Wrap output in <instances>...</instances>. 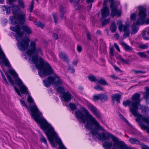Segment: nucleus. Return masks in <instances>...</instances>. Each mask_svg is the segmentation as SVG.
<instances>
[{
    "label": "nucleus",
    "mask_w": 149,
    "mask_h": 149,
    "mask_svg": "<svg viewBox=\"0 0 149 149\" xmlns=\"http://www.w3.org/2000/svg\"><path fill=\"white\" fill-rule=\"evenodd\" d=\"M10 74L14 78H17L18 75L15 72L14 70L10 65Z\"/></svg>",
    "instance_id": "22"
},
{
    "label": "nucleus",
    "mask_w": 149,
    "mask_h": 149,
    "mask_svg": "<svg viewBox=\"0 0 149 149\" xmlns=\"http://www.w3.org/2000/svg\"><path fill=\"white\" fill-rule=\"evenodd\" d=\"M7 2L9 3V0H7Z\"/></svg>",
    "instance_id": "60"
},
{
    "label": "nucleus",
    "mask_w": 149,
    "mask_h": 149,
    "mask_svg": "<svg viewBox=\"0 0 149 149\" xmlns=\"http://www.w3.org/2000/svg\"><path fill=\"white\" fill-rule=\"evenodd\" d=\"M60 58L63 61L67 62H69L68 57L65 53L63 52H60Z\"/></svg>",
    "instance_id": "20"
},
{
    "label": "nucleus",
    "mask_w": 149,
    "mask_h": 149,
    "mask_svg": "<svg viewBox=\"0 0 149 149\" xmlns=\"http://www.w3.org/2000/svg\"><path fill=\"white\" fill-rule=\"evenodd\" d=\"M52 16L54 19L55 23L56 24L57 22L58 18L57 16V14L55 13H52Z\"/></svg>",
    "instance_id": "35"
},
{
    "label": "nucleus",
    "mask_w": 149,
    "mask_h": 149,
    "mask_svg": "<svg viewBox=\"0 0 149 149\" xmlns=\"http://www.w3.org/2000/svg\"><path fill=\"white\" fill-rule=\"evenodd\" d=\"M122 45L124 47V49L126 51L131 52L132 51V48L129 45H127L124 42L122 43Z\"/></svg>",
    "instance_id": "23"
},
{
    "label": "nucleus",
    "mask_w": 149,
    "mask_h": 149,
    "mask_svg": "<svg viewBox=\"0 0 149 149\" xmlns=\"http://www.w3.org/2000/svg\"><path fill=\"white\" fill-rule=\"evenodd\" d=\"M145 30L147 33L148 35V37H149V28H146V29Z\"/></svg>",
    "instance_id": "51"
},
{
    "label": "nucleus",
    "mask_w": 149,
    "mask_h": 149,
    "mask_svg": "<svg viewBox=\"0 0 149 149\" xmlns=\"http://www.w3.org/2000/svg\"><path fill=\"white\" fill-rule=\"evenodd\" d=\"M114 68L117 71H119L120 70V69L117 66L115 65L114 66Z\"/></svg>",
    "instance_id": "48"
},
{
    "label": "nucleus",
    "mask_w": 149,
    "mask_h": 149,
    "mask_svg": "<svg viewBox=\"0 0 149 149\" xmlns=\"http://www.w3.org/2000/svg\"><path fill=\"white\" fill-rule=\"evenodd\" d=\"M101 34V31L100 30H97L96 32V34L97 35H100Z\"/></svg>",
    "instance_id": "52"
},
{
    "label": "nucleus",
    "mask_w": 149,
    "mask_h": 149,
    "mask_svg": "<svg viewBox=\"0 0 149 149\" xmlns=\"http://www.w3.org/2000/svg\"><path fill=\"white\" fill-rule=\"evenodd\" d=\"M77 50L80 53L81 52L82 50V47L80 45H78L77 47Z\"/></svg>",
    "instance_id": "43"
},
{
    "label": "nucleus",
    "mask_w": 149,
    "mask_h": 149,
    "mask_svg": "<svg viewBox=\"0 0 149 149\" xmlns=\"http://www.w3.org/2000/svg\"><path fill=\"white\" fill-rule=\"evenodd\" d=\"M27 100L30 104H33L29 106L32 116L35 121L39 124L40 127L43 130L52 146L55 147V143H56L59 144V149H66L51 124H49L43 117L42 113L39 111L34 102L33 99L30 95H28Z\"/></svg>",
    "instance_id": "3"
},
{
    "label": "nucleus",
    "mask_w": 149,
    "mask_h": 149,
    "mask_svg": "<svg viewBox=\"0 0 149 149\" xmlns=\"http://www.w3.org/2000/svg\"><path fill=\"white\" fill-rule=\"evenodd\" d=\"M132 72L135 74H137L139 73L144 74L146 73V72L142 70H132Z\"/></svg>",
    "instance_id": "27"
},
{
    "label": "nucleus",
    "mask_w": 149,
    "mask_h": 149,
    "mask_svg": "<svg viewBox=\"0 0 149 149\" xmlns=\"http://www.w3.org/2000/svg\"><path fill=\"white\" fill-rule=\"evenodd\" d=\"M33 4H34V1L33 0H32L29 9L30 10V11L31 12L33 10Z\"/></svg>",
    "instance_id": "38"
},
{
    "label": "nucleus",
    "mask_w": 149,
    "mask_h": 149,
    "mask_svg": "<svg viewBox=\"0 0 149 149\" xmlns=\"http://www.w3.org/2000/svg\"><path fill=\"white\" fill-rule=\"evenodd\" d=\"M136 15L135 13H132L131 14V17H130L131 19L132 20L134 19L136 17Z\"/></svg>",
    "instance_id": "46"
},
{
    "label": "nucleus",
    "mask_w": 149,
    "mask_h": 149,
    "mask_svg": "<svg viewBox=\"0 0 149 149\" xmlns=\"http://www.w3.org/2000/svg\"><path fill=\"white\" fill-rule=\"evenodd\" d=\"M117 24L119 25L118 29L120 31H122L123 30V29L125 28L128 26L127 25H122V21L120 20H118L117 21Z\"/></svg>",
    "instance_id": "17"
},
{
    "label": "nucleus",
    "mask_w": 149,
    "mask_h": 149,
    "mask_svg": "<svg viewBox=\"0 0 149 149\" xmlns=\"http://www.w3.org/2000/svg\"><path fill=\"white\" fill-rule=\"evenodd\" d=\"M15 81L17 85L19 87V90L22 93L24 94H29L28 88L19 78H17Z\"/></svg>",
    "instance_id": "8"
},
{
    "label": "nucleus",
    "mask_w": 149,
    "mask_h": 149,
    "mask_svg": "<svg viewBox=\"0 0 149 149\" xmlns=\"http://www.w3.org/2000/svg\"><path fill=\"white\" fill-rule=\"evenodd\" d=\"M88 78L89 80L92 82H95L97 81V79L95 76L93 75H91L88 77Z\"/></svg>",
    "instance_id": "29"
},
{
    "label": "nucleus",
    "mask_w": 149,
    "mask_h": 149,
    "mask_svg": "<svg viewBox=\"0 0 149 149\" xmlns=\"http://www.w3.org/2000/svg\"><path fill=\"white\" fill-rule=\"evenodd\" d=\"M97 81L100 84L103 85H108L109 84H108L106 81L103 79L101 78L100 80H97Z\"/></svg>",
    "instance_id": "25"
},
{
    "label": "nucleus",
    "mask_w": 149,
    "mask_h": 149,
    "mask_svg": "<svg viewBox=\"0 0 149 149\" xmlns=\"http://www.w3.org/2000/svg\"><path fill=\"white\" fill-rule=\"evenodd\" d=\"M125 121H127V120H126V119H125Z\"/></svg>",
    "instance_id": "64"
},
{
    "label": "nucleus",
    "mask_w": 149,
    "mask_h": 149,
    "mask_svg": "<svg viewBox=\"0 0 149 149\" xmlns=\"http://www.w3.org/2000/svg\"><path fill=\"white\" fill-rule=\"evenodd\" d=\"M140 106V109L141 110V113L146 114L147 113H148L149 112V108L148 107H145L143 106H141L140 105V104L139 107Z\"/></svg>",
    "instance_id": "21"
},
{
    "label": "nucleus",
    "mask_w": 149,
    "mask_h": 149,
    "mask_svg": "<svg viewBox=\"0 0 149 149\" xmlns=\"http://www.w3.org/2000/svg\"><path fill=\"white\" fill-rule=\"evenodd\" d=\"M111 77L114 79H116L117 78V77L115 76H112Z\"/></svg>",
    "instance_id": "57"
},
{
    "label": "nucleus",
    "mask_w": 149,
    "mask_h": 149,
    "mask_svg": "<svg viewBox=\"0 0 149 149\" xmlns=\"http://www.w3.org/2000/svg\"><path fill=\"white\" fill-rule=\"evenodd\" d=\"M109 1L111 2L110 8L111 9V15L112 17H114L116 15L120 16L121 14V12L117 8L115 5L113 0H104L103 3L104 6L101 10V14L103 18H105L107 16L109 15L110 13L108 8L106 6L107 2Z\"/></svg>",
    "instance_id": "6"
},
{
    "label": "nucleus",
    "mask_w": 149,
    "mask_h": 149,
    "mask_svg": "<svg viewBox=\"0 0 149 149\" xmlns=\"http://www.w3.org/2000/svg\"><path fill=\"white\" fill-rule=\"evenodd\" d=\"M4 3V0H0V3Z\"/></svg>",
    "instance_id": "58"
},
{
    "label": "nucleus",
    "mask_w": 149,
    "mask_h": 149,
    "mask_svg": "<svg viewBox=\"0 0 149 149\" xmlns=\"http://www.w3.org/2000/svg\"><path fill=\"white\" fill-rule=\"evenodd\" d=\"M87 36L88 38V39H91L90 35L88 33L87 35Z\"/></svg>",
    "instance_id": "54"
},
{
    "label": "nucleus",
    "mask_w": 149,
    "mask_h": 149,
    "mask_svg": "<svg viewBox=\"0 0 149 149\" xmlns=\"http://www.w3.org/2000/svg\"><path fill=\"white\" fill-rule=\"evenodd\" d=\"M146 30L144 31L142 34V37L144 39L146 40H148L149 39L148 37H147L146 36Z\"/></svg>",
    "instance_id": "37"
},
{
    "label": "nucleus",
    "mask_w": 149,
    "mask_h": 149,
    "mask_svg": "<svg viewBox=\"0 0 149 149\" xmlns=\"http://www.w3.org/2000/svg\"><path fill=\"white\" fill-rule=\"evenodd\" d=\"M15 31L16 33V39L18 41L17 44L18 48L22 51L26 50V54L29 56V61L36 64V68L39 70L38 73L39 75L44 77L47 75L54 74V76H50L47 79L43 80L44 86L48 88L51 84H53L54 86L57 87V91L63 95L65 91L62 86L64 84V81L54 73V70L49 63L46 62H45L42 58L38 57L39 53L42 54L41 48L36 47V43L35 41L30 42L29 47L30 39L28 37L23 38L24 32L22 31Z\"/></svg>",
    "instance_id": "1"
},
{
    "label": "nucleus",
    "mask_w": 149,
    "mask_h": 149,
    "mask_svg": "<svg viewBox=\"0 0 149 149\" xmlns=\"http://www.w3.org/2000/svg\"><path fill=\"white\" fill-rule=\"evenodd\" d=\"M138 54L140 57L142 58H146L147 57V56L144 52H139L138 53Z\"/></svg>",
    "instance_id": "32"
},
{
    "label": "nucleus",
    "mask_w": 149,
    "mask_h": 149,
    "mask_svg": "<svg viewBox=\"0 0 149 149\" xmlns=\"http://www.w3.org/2000/svg\"><path fill=\"white\" fill-rule=\"evenodd\" d=\"M117 28L115 23L113 22L111 24L110 29L112 33H114L116 31Z\"/></svg>",
    "instance_id": "24"
},
{
    "label": "nucleus",
    "mask_w": 149,
    "mask_h": 149,
    "mask_svg": "<svg viewBox=\"0 0 149 149\" xmlns=\"http://www.w3.org/2000/svg\"><path fill=\"white\" fill-rule=\"evenodd\" d=\"M53 37L54 39H57L58 38V35L57 34H54L53 35Z\"/></svg>",
    "instance_id": "50"
},
{
    "label": "nucleus",
    "mask_w": 149,
    "mask_h": 149,
    "mask_svg": "<svg viewBox=\"0 0 149 149\" xmlns=\"http://www.w3.org/2000/svg\"><path fill=\"white\" fill-rule=\"evenodd\" d=\"M91 6H92V4H91V6H90V8H91Z\"/></svg>",
    "instance_id": "63"
},
{
    "label": "nucleus",
    "mask_w": 149,
    "mask_h": 149,
    "mask_svg": "<svg viewBox=\"0 0 149 149\" xmlns=\"http://www.w3.org/2000/svg\"><path fill=\"white\" fill-rule=\"evenodd\" d=\"M40 136L41 141L45 143L46 145L47 146V142L46 140V139L41 134H40Z\"/></svg>",
    "instance_id": "31"
},
{
    "label": "nucleus",
    "mask_w": 149,
    "mask_h": 149,
    "mask_svg": "<svg viewBox=\"0 0 149 149\" xmlns=\"http://www.w3.org/2000/svg\"><path fill=\"white\" fill-rule=\"evenodd\" d=\"M139 25L137 24V22L133 24L132 26V31L131 33L132 34H134L138 31V28L137 25Z\"/></svg>",
    "instance_id": "15"
},
{
    "label": "nucleus",
    "mask_w": 149,
    "mask_h": 149,
    "mask_svg": "<svg viewBox=\"0 0 149 149\" xmlns=\"http://www.w3.org/2000/svg\"><path fill=\"white\" fill-rule=\"evenodd\" d=\"M34 23L35 25L38 26L41 28H43L44 26V25L40 22H37V21H35L34 22Z\"/></svg>",
    "instance_id": "30"
},
{
    "label": "nucleus",
    "mask_w": 149,
    "mask_h": 149,
    "mask_svg": "<svg viewBox=\"0 0 149 149\" xmlns=\"http://www.w3.org/2000/svg\"><path fill=\"white\" fill-rule=\"evenodd\" d=\"M147 52L149 54V50L147 51Z\"/></svg>",
    "instance_id": "62"
},
{
    "label": "nucleus",
    "mask_w": 149,
    "mask_h": 149,
    "mask_svg": "<svg viewBox=\"0 0 149 149\" xmlns=\"http://www.w3.org/2000/svg\"><path fill=\"white\" fill-rule=\"evenodd\" d=\"M139 10L138 16L139 18L137 20V24H143L145 23L146 24H149V19L146 20L145 19L146 17V10L145 8L142 6L139 7Z\"/></svg>",
    "instance_id": "7"
},
{
    "label": "nucleus",
    "mask_w": 149,
    "mask_h": 149,
    "mask_svg": "<svg viewBox=\"0 0 149 149\" xmlns=\"http://www.w3.org/2000/svg\"><path fill=\"white\" fill-rule=\"evenodd\" d=\"M22 29L23 31L27 34H30L32 33V31L30 29L27 25H24L22 26Z\"/></svg>",
    "instance_id": "19"
},
{
    "label": "nucleus",
    "mask_w": 149,
    "mask_h": 149,
    "mask_svg": "<svg viewBox=\"0 0 149 149\" xmlns=\"http://www.w3.org/2000/svg\"><path fill=\"white\" fill-rule=\"evenodd\" d=\"M114 49L113 47H111L110 48V54L111 56H114Z\"/></svg>",
    "instance_id": "42"
},
{
    "label": "nucleus",
    "mask_w": 149,
    "mask_h": 149,
    "mask_svg": "<svg viewBox=\"0 0 149 149\" xmlns=\"http://www.w3.org/2000/svg\"><path fill=\"white\" fill-rule=\"evenodd\" d=\"M70 1L71 2H72L73 1V0H70Z\"/></svg>",
    "instance_id": "59"
},
{
    "label": "nucleus",
    "mask_w": 149,
    "mask_h": 149,
    "mask_svg": "<svg viewBox=\"0 0 149 149\" xmlns=\"http://www.w3.org/2000/svg\"><path fill=\"white\" fill-rule=\"evenodd\" d=\"M2 9L3 11H6L7 14H8L9 11V7L8 6H2Z\"/></svg>",
    "instance_id": "26"
},
{
    "label": "nucleus",
    "mask_w": 149,
    "mask_h": 149,
    "mask_svg": "<svg viewBox=\"0 0 149 149\" xmlns=\"http://www.w3.org/2000/svg\"><path fill=\"white\" fill-rule=\"evenodd\" d=\"M123 29V31L125 32L123 37V39H124L129 36L130 31L129 29V27L128 26Z\"/></svg>",
    "instance_id": "14"
},
{
    "label": "nucleus",
    "mask_w": 149,
    "mask_h": 149,
    "mask_svg": "<svg viewBox=\"0 0 149 149\" xmlns=\"http://www.w3.org/2000/svg\"><path fill=\"white\" fill-rule=\"evenodd\" d=\"M64 100L65 102H69L74 98V97L68 91L64 93L62 95Z\"/></svg>",
    "instance_id": "11"
},
{
    "label": "nucleus",
    "mask_w": 149,
    "mask_h": 149,
    "mask_svg": "<svg viewBox=\"0 0 149 149\" xmlns=\"http://www.w3.org/2000/svg\"><path fill=\"white\" fill-rule=\"evenodd\" d=\"M117 59L122 63L125 64H128L130 63V61L129 59L125 60L120 55H118L117 57Z\"/></svg>",
    "instance_id": "18"
},
{
    "label": "nucleus",
    "mask_w": 149,
    "mask_h": 149,
    "mask_svg": "<svg viewBox=\"0 0 149 149\" xmlns=\"http://www.w3.org/2000/svg\"><path fill=\"white\" fill-rule=\"evenodd\" d=\"M109 21L110 19H105L102 22V24L103 26H104L105 25L107 24L109 22Z\"/></svg>",
    "instance_id": "40"
},
{
    "label": "nucleus",
    "mask_w": 149,
    "mask_h": 149,
    "mask_svg": "<svg viewBox=\"0 0 149 149\" xmlns=\"http://www.w3.org/2000/svg\"><path fill=\"white\" fill-rule=\"evenodd\" d=\"M120 97L121 95L119 94H113L111 97L112 101H116L118 103H120Z\"/></svg>",
    "instance_id": "12"
},
{
    "label": "nucleus",
    "mask_w": 149,
    "mask_h": 149,
    "mask_svg": "<svg viewBox=\"0 0 149 149\" xmlns=\"http://www.w3.org/2000/svg\"><path fill=\"white\" fill-rule=\"evenodd\" d=\"M114 46L118 51L119 52H120V50L119 47L116 43H114Z\"/></svg>",
    "instance_id": "47"
},
{
    "label": "nucleus",
    "mask_w": 149,
    "mask_h": 149,
    "mask_svg": "<svg viewBox=\"0 0 149 149\" xmlns=\"http://www.w3.org/2000/svg\"><path fill=\"white\" fill-rule=\"evenodd\" d=\"M60 17L61 18H63L65 12L64 11V8L62 6H61L60 8Z\"/></svg>",
    "instance_id": "28"
},
{
    "label": "nucleus",
    "mask_w": 149,
    "mask_h": 149,
    "mask_svg": "<svg viewBox=\"0 0 149 149\" xmlns=\"http://www.w3.org/2000/svg\"><path fill=\"white\" fill-rule=\"evenodd\" d=\"M82 111L78 110L75 112V115L80 123L85 124V127L91 130L93 138H97L102 141H106L111 137L114 142L105 141L103 144V147L106 149H110L111 147L117 146L119 149H122V145L130 148L123 142L119 141L118 139L112 134L109 133L90 114L88 111L84 108H82Z\"/></svg>",
    "instance_id": "2"
},
{
    "label": "nucleus",
    "mask_w": 149,
    "mask_h": 149,
    "mask_svg": "<svg viewBox=\"0 0 149 149\" xmlns=\"http://www.w3.org/2000/svg\"><path fill=\"white\" fill-rule=\"evenodd\" d=\"M16 1V0H10V8H13V12L15 15V17L11 19V22L13 24H15L17 23L23 24L25 21V14L20 11L18 6L15 5L11 3V2ZM18 1L19 6L21 8H24V5L22 0H18Z\"/></svg>",
    "instance_id": "5"
},
{
    "label": "nucleus",
    "mask_w": 149,
    "mask_h": 149,
    "mask_svg": "<svg viewBox=\"0 0 149 149\" xmlns=\"http://www.w3.org/2000/svg\"><path fill=\"white\" fill-rule=\"evenodd\" d=\"M140 97V95L139 94L136 93L132 97V101L127 100L124 101L123 102V104L125 107L127 106H130V112L134 116L137 117L136 120V121L139 123L141 127L144 129H148L147 131L149 132V128H148L147 126L144 125L142 122H141L140 120L144 121L147 123H149V121L146 118L144 117L143 115L137 112L138 108L140 105L139 103L141 101Z\"/></svg>",
    "instance_id": "4"
},
{
    "label": "nucleus",
    "mask_w": 149,
    "mask_h": 149,
    "mask_svg": "<svg viewBox=\"0 0 149 149\" xmlns=\"http://www.w3.org/2000/svg\"><path fill=\"white\" fill-rule=\"evenodd\" d=\"M94 88L95 90H97L98 91H104V89L103 88L100 86V85H97L96 86H95L94 87Z\"/></svg>",
    "instance_id": "34"
},
{
    "label": "nucleus",
    "mask_w": 149,
    "mask_h": 149,
    "mask_svg": "<svg viewBox=\"0 0 149 149\" xmlns=\"http://www.w3.org/2000/svg\"><path fill=\"white\" fill-rule=\"evenodd\" d=\"M69 106L70 107L72 110L76 109V107L75 105L73 103H70L69 104Z\"/></svg>",
    "instance_id": "36"
},
{
    "label": "nucleus",
    "mask_w": 149,
    "mask_h": 149,
    "mask_svg": "<svg viewBox=\"0 0 149 149\" xmlns=\"http://www.w3.org/2000/svg\"><path fill=\"white\" fill-rule=\"evenodd\" d=\"M93 0H86V2L87 3H89L93 1Z\"/></svg>",
    "instance_id": "53"
},
{
    "label": "nucleus",
    "mask_w": 149,
    "mask_h": 149,
    "mask_svg": "<svg viewBox=\"0 0 149 149\" xmlns=\"http://www.w3.org/2000/svg\"><path fill=\"white\" fill-rule=\"evenodd\" d=\"M108 99V96L107 95L103 94H100L98 95L94 96L93 100L96 101L100 99L102 102H104L107 101Z\"/></svg>",
    "instance_id": "10"
},
{
    "label": "nucleus",
    "mask_w": 149,
    "mask_h": 149,
    "mask_svg": "<svg viewBox=\"0 0 149 149\" xmlns=\"http://www.w3.org/2000/svg\"><path fill=\"white\" fill-rule=\"evenodd\" d=\"M119 35L118 33L115 34L114 35V37L117 39H118L119 38Z\"/></svg>",
    "instance_id": "49"
},
{
    "label": "nucleus",
    "mask_w": 149,
    "mask_h": 149,
    "mask_svg": "<svg viewBox=\"0 0 149 149\" xmlns=\"http://www.w3.org/2000/svg\"><path fill=\"white\" fill-rule=\"evenodd\" d=\"M88 107L95 116L99 118H101L102 117L100 112L95 106L89 104H88Z\"/></svg>",
    "instance_id": "9"
},
{
    "label": "nucleus",
    "mask_w": 149,
    "mask_h": 149,
    "mask_svg": "<svg viewBox=\"0 0 149 149\" xmlns=\"http://www.w3.org/2000/svg\"><path fill=\"white\" fill-rule=\"evenodd\" d=\"M10 83H11L14 86V83L13 81L12 80L10 79Z\"/></svg>",
    "instance_id": "56"
},
{
    "label": "nucleus",
    "mask_w": 149,
    "mask_h": 149,
    "mask_svg": "<svg viewBox=\"0 0 149 149\" xmlns=\"http://www.w3.org/2000/svg\"><path fill=\"white\" fill-rule=\"evenodd\" d=\"M14 89L15 91L16 92V93H17V94L20 96L22 97L19 91L15 86H14Z\"/></svg>",
    "instance_id": "41"
},
{
    "label": "nucleus",
    "mask_w": 149,
    "mask_h": 149,
    "mask_svg": "<svg viewBox=\"0 0 149 149\" xmlns=\"http://www.w3.org/2000/svg\"><path fill=\"white\" fill-rule=\"evenodd\" d=\"M72 64L73 65L76 66L77 64V62L76 61H74L73 62Z\"/></svg>",
    "instance_id": "55"
},
{
    "label": "nucleus",
    "mask_w": 149,
    "mask_h": 149,
    "mask_svg": "<svg viewBox=\"0 0 149 149\" xmlns=\"http://www.w3.org/2000/svg\"><path fill=\"white\" fill-rule=\"evenodd\" d=\"M126 136L127 137H128V138H129V136H127V135H126Z\"/></svg>",
    "instance_id": "61"
},
{
    "label": "nucleus",
    "mask_w": 149,
    "mask_h": 149,
    "mask_svg": "<svg viewBox=\"0 0 149 149\" xmlns=\"http://www.w3.org/2000/svg\"><path fill=\"white\" fill-rule=\"evenodd\" d=\"M148 46L146 45H141L139 46V47L142 49H145L148 48Z\"/></svg>",
    "instance_id": "44"
},
{
    "label": "nucleus",
    "mask_w": 149,
    "mask_h": 149,
    "mask_svg": "<svg viewBox=\"0 0 149 149\" xmlns=\"http://www.w3.org/2000/svg\"><path fill=\"white\" fill-rule=\"evenodd\" d=\"M146 91L143 93L144 98L146 100V102H149V87L146 88Z\"/></svg>",
    "instance_id": "13"
},
{
    "label": "nucleus",
    "mask_w": 149,
    "mask_h": 149,
    "mask_svg": "<svg viewBox=\"0 0 149 149\" xmlns=\"http://www.w3.org/2000/svg\"><path fill=\"white\" fill-rule=\"evenodd\" d=\"M142 146L141 148L142 149H149V147L143 144L142 143Z\"/></svg>",
    "instance_id": "45"
},
{
    "label": "nucleus",
    "mask_w": 149,
    "mask_h": 149,
    "mask_svg": "<svg viewBox=\"0 0 149 149\" xmlns=\"http://www.w3.org/2000/svg\"><path fill=\"white\" fill-rule=\"evenodd\" d=\"M68 70L71 73H74L75 71L74 68L72 66H70L68 68Z\"/></svg>",
    "instance_id": "39"
},
{
    "label": "nucleus",
    "mask_w": 149,
    "mask_h": 149,
    "mask_svg": "<svg viewBox=\"0 0 149 149\" xmlns=\"http://www.w3.org/2000/svg\"><path fill=\"white\" fill-rule=\"evenodd\" d=\"M129 141L131 144L142 145V143L138 139L134 138H130L129 139Z\"/></svg>",
    "instance_id": "16"
},
{
    "label": "nucleus",
    "mask_w": 149,
    "mask_h": 149,
    "mask_svg": "<svg viewBox=\"0 0 149 149\" xmlns=\"http://www.w3.org/2000/svg\"><path fill=\"white\" fill-rule=\"evenodd\" d=\"M19 101L21 104L23 106L25 107L26 108L29 109V107H28L26 103L25 102L22 100L20 99Z\"/></svg>",
    "instance_id": "33"
}]
</instances>
